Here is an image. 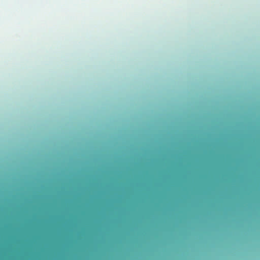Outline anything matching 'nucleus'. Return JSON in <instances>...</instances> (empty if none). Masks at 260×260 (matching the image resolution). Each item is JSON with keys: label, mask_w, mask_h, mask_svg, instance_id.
Returning a JSON list of instances; mask_svg holds the SVG:
<instances>
[{"label": "nucleus", "mask_w": 260, "mask_h": 260, "mask_svg": "<svg viewBox=\"0 0 260 260\" xmlns=\"http://www.w3.org/2000/svg\"><path fill=\"white\" fill-rule=\"evenodd\" d=\"M114 230H122V229H0V231H100Z\"/></svg>", "instance_id": "f257e3e1"}, {"label": "nucleus", "mask_w": 260, "mask_h": 260, "mask_svg": "<svg viewBox=\"0 0 260 260\" xmlns=\"http://www.w3.org/2000/svg\"><path fill=\"white\" fill-rule=\"evenodd\" d=\"M0 228H108V226H2Z\"/></svg>", "instance_id": "f03ea898"}]
</instances>
